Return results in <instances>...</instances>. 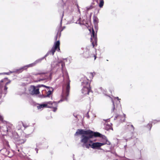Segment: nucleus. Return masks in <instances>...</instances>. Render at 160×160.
Here are the masks:
<instances>
[{
    "label": "nucleus",
    "instance_id": "obj_1",
    "mask_svg": "<svg viewBox=\"0 0 160 160\" xmlns=\"http://www.w3.org/2000/svg\"><path fill=\"white\" fill-rule=\"evenodd\" d=\"M61 64L62 71V73L64 74V72L66 75L67 80L66 84L63 85L62 87V99L61 100V101L63 100L68 101L67 97L69 95L70 86V80L69 78L68 74L67 71H64V68H65V63L62 60H59L57 62H53L51 64V66L52 68H54L57 66H59L60 64Z\"/></svg>",
    "mask_w": 160,
    "mask_h": 160
},
{
    "label": "nucleus",
    "instance_id": "obj_2",
    "mask_svg": "<svg viewBox=\"0 0 160 160\" xmlns=\"http://www.w3.org/2000/svg\"><path fill=\"white\" fill-rule=\"evenodd\" d=\"M100 135V133L97 132H94L90 130H84L83 129H78L75 133L74 135H82L81 142L82 143V146L84 147L85 144L87 143L89 139L93 137H97L98 135Z\"/></svg>",
    "mask_w": 160,
    "mask_h": 160
},
{
    "label": "nucleus",
    "instance_id": "obj_3",
    "mask_svg": "<svg viewBox=\"0 0 160 160\" xmlns=\"http://www.w3.org/2000/svg\"><path fill=\"white\" fill-rule=\"evenodd\" d=\"M0 120L2 121L3 120V118L0 114ZM0 132L2 135H5L7 134L14 139H17L18 137L17 132L12 131V125L11 124L4 125L0 128Z\"/></svg>",
    "mask_w": 160,
    "mask_h": 160
},
{
    "label": "nucleus",
    "instance_id": "obj_4",
    "mask_svg": "<svg viewBox=\"0 0 160 160\" xmlns=\"http://www.w3.org/2000/svg\"><path fill=\"white\" fill-rule=\"evenodd\" d=\"M83 88L82 89V92L84 95L88 94L89 92H92L90 87L89 80L87 77H84L83 81L81 82Z\"/></svg>",
    "mask_w": 160,
    "mask_h": 160
},
{
    "label": "nucleus",
    "instance_id": "obj_5",
    "mask_svg": "<svg viewBox=\"0 0 160 160\" xmlns=\"http://www.w3.org/2000/svg\"><path fill=\"white\" fill-rule=\"evenodd\" d=\"M93 23L94 24V28L96 30V32L94 31L93 29H92V31L89 30V31L91 32V41L93 46V47H94L96 45H97V32L98 30V21H93Z\"/></svg>",
    "mask_w": 160,
    "mask_h": 160
},
{
    "label": "nucleus",
    "instance_id": "obj_6",
    "mask_svg": "<svg viewBox=\"0 0 160 160\" xmlns=\"http://www.w3.org/2000/svg\"><path fill=\"white\" fill-rule=\"evenodd\" d=\"M60 41L59 40L55 42L54 45L51 49L44 56L45 58L49 55H53L56 50L57 49V51H59L60 50Z\"/></svg>",
    "mask_w": 160,
    "mask_h": 160
},
{
    "label": "nucleus",
    "instance_id": "obj_7",
    "mask_svg": "<svg viewBox=\"0 0 160 160\" xmlns=\"http://www.w3.org/2000/svg\"><path fill=\"white\" fill-rule=\"evenodd\" d=\"M81 49L83 51L82 55L84 58H88L93 56L94 57V59H96L97 57L96 55H93L90 53L89 47H86L85 48H82Z\"/></svg>",
    "mask_w": 160,
    "mask_h": 160
},
{
    "label": "nucleus",
    "instance_id": "obj_8",
    "mask_svg": "<svg viewBox=\"0 0 160 160\" xmlns=\"http://www.w3.org/2000/svg\"><path fill=\"white\" fill-rule=\"evenodd\" d=\"M54 102H47L43 103L42 104H38V105L37 106V108L38 109H40L42 108L45 107H47L49 108H51L55 107V105H54V104L53 103ZM58 102V103L59 102Z\"/></svg>",
    "mask_w": 160,
    "mask_h": 160
},
{
    "label": "nucleus",
    "instance_id": "obj_9",
    "mask_svg": "<svg viewBox=\"0 0 160 160\" xmlns=\"http://www.w3.org/2000/svg\"><path fill=\"white\" fill-rule=\"evenodd\" d=\"M46 73L45 72L38 73L36 74V75H40V76L39 77H37V80H35V82H38L44 81L47 79L48 78V76L46 75Z\"/></svg>",
    "mask_w": 160,
    "mask_h": 160
},
{
    "label": "nucleus",
    "instance_id": "obj_10",
    "mask_svg": "<svg viewBox=\"0 0 160 160\" xmlns=\"http://www.w3.org/2000/svg\"><path fill=\"white\" fill-rule=\"evenodd\" d=\"M75 21H74L73 22H72V21H68L66 24H68L72 23H74L76 24H78L81 26L84 25L87 27L88 25L87 22L91 21H77L76 22H74Z\"/></svg>",
    "mask_w": 160,
    "mask_h": 160
},
{
    "label": "nucleus",
    "instance_id": "obj_11",
    "mask_svg": "<svg viewBox=\"0 0 160 160\" xmlns=\"http://www.w3.org/2000/svg\"><path fill=\"white\" fill-rule=\"evenodd\" d=\"M29 67L28 65H27L22 67L19 69H15L13 71V72H11L19 73L22 72L23 71L27 69Z\"/></svg>",
    "mask_w": 160,
    "mask_h": 160
},
{
    "label": "nucleus",
    "instance_id": "obj_12",
    "mask_svg": "<svg viewBox=\"0 0 160 160\" xmlns=\"http://www.w3.org/2000/svg\"><path fill=\"white\" fill-rule=\"evenodd\" d=\"M30 93L32 95L38 94L39 93V89L36 88L34 86H32L30 90Z\"/></svg>",
    "mask_w": 160,
    "mask_h": 160
},
{
    "label": "nucleus",
    "instance_id": "obj_13",
    "mask_svg": "<svg viewBox=\"0 0 160 160\" xmlns=\"http://www.w3.org/2000/svg\"><path fill=\"white\" fill-rule=\"evenodd\" d=\"M104 145V144L99 142H93L92 144L91 148L93 149H98L101 146Z\"/></svg>",
    "mask_w": 160,
    "mask_h": 160
},
{
    "label": "nucleus",
    "instance_id": "obj_14",
    "mask_svg": "<svg viewBox=\"0 0 160 160\" xmlns=\"http://www.w3.org/2000/svg\"><path fill=\"white\" fill-rule=\"evenodd\" d=\"M100 135H98L97 137H100L102 138L103 140L105 141V142H103L102 143L104 144V145L107 144V145H110L111 144L110 142L108 141L107 137L104 135H103L101 133H100Z\"/></svg>",
    "mask_w": 160,
    "mask_h": 160
},
{
    "label": "nucleus",
    "instance_id": "obj_15",
    "mask_svg": "<svg viewBox=\"0 0 160 160\" xmlns=\"http://www.w3.org/2000/svg\"><path fill=\"white\" fill-rule=\"evenodd\" d=\"M44 58H45L44 57H43L41 58H39V59L36 60L33 62L28 64L29 65V67H33V66H35L37 64H38V63H40L41 62V61H42V60L44 59Z\"/></svg>",
    "mask_w": 160,
    "mask_h": 160
},
{
    "label": "nucleus",
    "instance_id": "obj_16",
    "mask_svg": "<svg viewBox=\"0 0 160 160\" xmlns=\"http://www.w3.org/2000/svg\"><path fill=\"white\" fill-rule=\"evenodd\" d=\"M160 122V120H152L151 122H149V123L147 125V127L148 128H149V130H150L151 129V128L152 127V123H153L154 124H155V123H157L158 122Z\"/></svg>",
    "mask_w": 160,
    "mask_h": 160
},
{
    "label": "nucleus",
    "instance_id": "obj_17",
    "mask_svg": "<svg viewBox=\"0 0 160 160\" xmlns=\"http://www.w3.org/2000/svg\"><path fill=\"white\" fill-rule=\"evenodd\" d=\"M0 151H1L2 153H3V154L6 156L9 155L10 153V151L6 148H3Z\"/></svg>",
    "mask_w": 160,
    "mask_h": 160
},
{
    "label": "nucleus",
    "instance_id": "obj_18",
    "mask_svg": "<svg viewBox=\"0 0 160 160\" xmlns=\"http://www.w3.org/2000/svg\"><path fill=\"white\" fill-rule=\"evenodd\" d=\"M53 90H52L50 89L49 90H48L47 93V95H42V96L41 97V98H45L46 97H49V95L52 94V92H53Z\"/></svg>",
    "mask_w": 160,
    "mask_h": 160
},
{
    "label": "nucleus",
    "instance_id": "obj_19",
    "mask_svg": "<svg viewBox=\"0 0 160 160\" xmlns=\"http://www.w3.org/2000/svg\"><path fill=\"white\" fill-rule=\"evenodd\" d=\"M116 98L117 99V105L116 107V109L117 110V109H118V110H120L121 108V105L120 104V101L119 100H120V99H119L118 97Z\"/></svg>",
    "mask_w": 160,
    "mask_h": 160
},
{
    "label": "nucleus",
    "instance_id": "obj_20",
    "mask_svg": "<svg viewBox=\"0 0 160 160\" xmlns=\"http://www.w3.org/2000/svg\"><path fill=\"white\" fill-rule=\"evenodd\" d=\"M122 116L120 115H117L115 116L114 118V120L118 119L119 121L121 122H123L124 121L125 118L123 120H122L121 119Z\"/></svg>",
    "mask_w": 160,
    "mask_h": 160
},
{
    "label": "nucleus",
    "instance_id": "obj_21",
    "mask_svg": "<svg viewBox=\"0 0 160 160\" xmlns=\"http://www.w3.org/2000/svg\"><path fill=\"white\" fill-rule=\"evenodd\" d=\"M18 138H17V139H14L15 140H17V141H18L19 142V144H22V143H24L26 141V138H24L23 139H20L19 140H18Z\"/></svg>",
    "mask_w": 160,
    "mask_h": 160
},
{
    "label": "nucleus",
    "instance_id": "obj_22",
    "mask_svg": "<svg viewBox=\"0 0 160 160\" xmlns=\"http://www.w3.org/2000/svg\"><path fill=\"white\" fill-rule=\"evenodd\" d=\"M61 21L60 24V26L58 28V30L57 31V32H58L59 33H61V32L63 30V29L62 28V21Z\"/></svg>",
    "mask_w": 160,
    "mask_h": 160
},
{
    "label": "nucleus",
    "instance_id": "obj_23",
    "mask_svg": "<svg viewBox=\"0 0 160 160\" xmlns=\"http://www.w3.org/2000/svg\"><path fill=\"white\" fill-rule=\"evenodd\" d=\"M61 36V33H59L58 32H57V34L54 38V40L56 41V42L57 41L59 40V38Z\"/></svg>",
    "mask_w": 160,
    "mask_h": 160
},
{
    "label": "nucleus",
    "instance_id": "obj_24",
    "mask_svg": "<svg viewBox=\"0 0 160 160\" xmlns=\"http://www.w3.org/2000/svg\"><path fill=\"white\" fill-rule=\"evenodd\" d=\"M105 129L107 131H108L110 129L113 130L110 124H107L106 125L105 127Z\"/></svg>",
    "mask_w": 160,
    "mask_h": 160
},
{
    "label": "nucleus",
    "instance_id": "obj_25",
    "mask_svg": "<svg viewBox=\"0 0 160 160\" xmlns=\"http://www.w3.org/2000/svg\"><path fill=\"white\" fill-rule=\"evenodd\" d=\"M38 86L39 87H45V88H48L49 90L51 89V90H54L53 88L52 87L47 86H45V85H42V84L39 85Z\"/></svg>",
    "mask_w": 160,
    "mask_h": 160
},
{
    "label": "nucleus",
    "instance_id": "obj_26",
    "mask_svg": "<svg viewBox=\"0 0 160 160\" xmlns=\"http://www.w3.org/2000/svg\"><path fill=\"white\" fill-rule=\"evenodd\" d=\"M104 1L103 0H99V6L100 8H102L104 5Z\"/></svg>",
    "mask_w": 160,
    "mask_h": 160
},
{
    "label": "nucleus",
    "instance_id": "obj_27",
    "mask_svg": "<svg viewBox=\"0 0 160 160\" xmlns=\"http://www.w3.org/2000/svg\"><path fill=\"white\" fill-rule=\"evenodd\" d=\"M53 103L54 104V105H55V107L52 108H53L52 111L54 112H55L57 109V107H58V102H54Z\"/></svg>",
    "mask_w": 160,
    "mask_h": 160
},
{
    "label": "nucleus",
    "instance_id": "obj_28",
    "mask_svg": "<svg viewBox=\"0 0 160 160\" xmlns=\"http://www.w3.org/2000/svg\"><path fill=\"white\" fill-rule=\"evenodd\" d=\"M128 126H129V128L131 129V131L132 132L134 131V128L132 125L129 124L128 125Z\"/></svg>",
    "mask_w": 160,
    "mask_h": 160
},
{
    "label": "nucleus",
    "instance_id": "obj_29",
    "mask_svg": "<svg viewBox=\"0 0 160 160\" xmlns=\"http://www.w3.org/2000/svg\"><path fill=\"white\" fill-rule=\"evenodd\" d=\"M92 145L90 144H87V143L85 144L84 145V147H86V148H88L90 147H91Z\"/></svg>",
    "mask_w": 160,
    "mask_h": 160
},
{
    "label": "nucleus",
    "instance_id": "obj_30",
    "mask_svg": "<svg viewBox=\"0 0 160 160\" xmlns=\"http://www.w3.org/2000/svg\"><path fill=\"white\" fill-rule=\"evenodd\" d=\"M89 74L90 78H92L94 76L95 74V73L94 72H90Z\"/></svg>",
    "mask_w": 160,
    "mask_h": 160
},
{
    "label": "nucleus",
    "instance_id": "obj_31",
    "mask_svg": "<svg viewBox=\"0 0 160 160\" xmlns=\"http://www.w3.org/2000/svg\"><path fill=\"white\" fill-rule=\"evenodd\" d=\"M112 102L113 107L112 109V112H113L115 109V105H114V101L112 100Z\"/></svg>",
    "mask_w": 160,
    "mask_h": 160
},
{
    "label": "nucleus",
    "instance_id": "obj_32",
    "mask_svg": "<svg viewBox=\"0 0 160 160\" xmlns=\"http://www.w3.org/2000/svg\"><path fill=\"white\" fill-rule=\"evenodd\" d=\"M22 122L18 124V126L17 127L18 130H19L22 127Z\"/></svg>",
    "mask_w": 160,
    "mask_h": 160
},
{
    "label": "nucleus",
    "instance_id": "obj_33",
    "mask_svg": "<svg viewBox=\"0 0 160 160\" xmlns=\"http://www.w3.org/2000/svg\"><path fill=\"white\" fill-rule=\"evenodd\" d=\"M93 8V6L92 5H91L89 6L86 7V9L87 11H88L89 10L92 9Z\"/></svg>",
    "mask_w": 160,
    "mask_h": 160
},
{
    "label": "nucleus",
    "instance_id": "obj_34",
    "mask_svg": "<svg viewBox=\"0 0 160 160\" xmlns=\"http://www.w3.org/2000/svg\"><path fill=\"white\" fill-rule=\"evenodd\" d=\"M3 143L4 144H5V145H7L8 146H9L8 142L6 140H4L3 141Z\"/></svg>",
    "mask_w": 160,
    "mask_h": 160
},
{
    "label": "nucleus",
    "instance_id": "obj_35",
    "mask_svg": "<svg viewBox=\"0 0 160 160\" xmlns=\"http://www.w3.org/2000/svg\"><path fill=\"white\" fill-rule=\"evenodd\" d=\"M22 123L23 126L25 128H26L29 126V125H27L25 124H24L22 122Z\"/></svg>",
    "mask_w": 160,
    "mask_h": 160
},
{
    "label": "nucleus",
    "instance_id": "obj_36",
    "mask_svg": "<svg viewBox=\"0 0 160 160\" xmlns=\"http://www.w3.org/2000/svg\"><path fill=\"white\" fill-rule=\"evenodd\" d=\"M11 72H13V71H10L9 72H5V73H4V74H7V75H9L10 73H12Z\"/></svg>",
    "mask_w": 160,
    "mask_h": 160
},
{
    "label": "nucleus",
    "instance_id": "obj_37",
    "mask_svg": "<svg viewBox=\"0 0 160 160\" xmlns=\"http://www.w3.org/2000/svg\"><path fill=\"white\" fill-rule=\"evenodd\" d=\"M86 117H87L88 118H89V116L88 114V112H87L86 114Z\"/></svg>",
    "mask_w": 160,
    "mask_h": 160
},
{
    "label": "nucleus",
    "instance_id": "obj_38",
    "mask_svg": "<svg viewBox=\"0 0 160 160\" xmlns=\"http://www.w3.org/2000/svg\"><path fill=\"white\" fill-rule=\"evenodd\" d=\"M41 145V143H38L36 144V146L37 147H38L39 146Z\"/></svg>",
    "mask_w": 160,
    "mask_h": 160
},
{
    "label": "nucleus",
    "instance_id": "obj_39",
    "mask_svg": "<svg viewBox=\"0 0 160 160\" xmlns=\"http://www.w3.org/2000/svg\"><path fill=\"white\" fill-rule=\"evenodd\" d=\"M35 150L36 151V153H38V149L37 148H35Z\"/></svg>",
    "mask_w": 160,
    "mask_h": 160
},
{
    "label": "nucleus",
    "instance_id": "obj_40",
    "mask_svg": "<svg viewBox=\"0 0 160 160\" xmlns=\"http://www.w3.org/2000/svg\"><path fill=\"white\" fill-rule=\"evenodd\" d=\"M76 6L78 9L79 8V6L78 3L76 4Z\"/></svg>",
    "mask_w": 160,
    "mask_h": 160
},
{
    "label": "nucleus",
    "instance_id": "obj_41",
    "mask_svg": "<svg viewBox=\"0 0 160 160\" xmlns=\"http://www.w3.org/2000/svg\"><path fill=\"white\" fill-rule=\"evenodd\" d=\"M8 89V88L7 87H6V86H5L4 87V90L6 91V90Z\"/></svg>",
    "mask_w": 160,
    "mask_h": 160
},
{
    "label": "nucleus",
    "instance_id": "obj_42",
    "mask_svg": "<svg viewBox=\"0 0 160 160\" xmlns=\"http://www.w3.org/2000/svg\"><path fill=\"white\" fill-rule=\"evenodd\" d=\"M96 17L95 16H93V20H96Z\"/></svg>",
    "mask_w": 160,
    "mask_h": 160
},
{
    "label": "nucleus",
    "instance_id": "obj_43",
    "mask_svg": "<svg viewBox=\"0 0 160 160\" xmlns=\"http://www.w3.org/2000/svg\"><path fill=\"white\" fill-rule=\"evenodd\" d=\"M78 9V11L79 12V13L80 14V11L79 8Z\"/></svg>",
    "mask_w": 160,
    "mask_h": 160
},
{
    "label": "nucleus",
    "instance_id": "obj_44",
    "mask_svg": "<svg viewBox=\"0 0 160 160\" xmlns=\"http://www.w3.org/2000/svg\"><path fill=\"white\" fill-rule=\"evenodd\" d=\"M66 27L65 26H63L62 27V29H63V30H64L65 28Z\"/></svg>",
    "mask_w": 160,
    "mask_h": 160
},
{
    "label": "nucleus",
    "instance_id": "obj_45",
    "mask_svg": "<svg viewBox=\"0 0 160 160\" xmlns=\"http://www.w3.org/2000/svg\"><path fill=\"white\" fill-rule=\"evenodd\" d=\"M74 157V155L73 154V160H75V158Z\"/></svg>",
    "mask_w": 160,
    "mask_h": 160
},
{
    "label": "nucleus",
    "instance_id": "obj_46",
    "mask_svg": "<svg viewBox=\"0 0 160 160\" xmlns=\"http://www.w3.org/2000/svg\"><path fill=\"white\" fill-rule=\"evenodd\" d=\"M74 117H75L76 118H78V117L79 116L78 115H76V116H75L74 115Z\"/></svg>",
    "mask_w": 160,
    "mask_h": 160
},
{
    "label": "nucleus",
    "instance_id": "obj_47",
    "mask_svg": "<svg viewBox=\"0 0 160 160\" xmlns=\"http://www.w3.org/2000/svg\"><path fill=\"white\" fill-rule=\"evenodd\" d=\"M115 155L116 156H118V157H119L117 154L116 153H115Z\"/></svg>",
    "mask_w": 160,
    "mask_h": 160
},
{
    "label": "nucleus",
    "instance_id": "obj_48",
    "mask_svg": "<svg viewBox=\"0 0 160 160\" xmlns=\"http://www.w3.org/2000/svg\"><path fill=\"white\" fill-rule=\"evenodd\" d=\"M63 13L62 16V17H61V20H62V18H63Z\"/></svg>",
    "mask_w": 160,
    "mask_h": 160
},
{
    "label": "nucleus",
    "instance_id": "obj_49",
    "mask_svg": "<svg viewBox=\"0 0 160 160\" xmlns=\"http://www.w3.org/2000/svg\"><path fill=\"white\" fill-rule=\"evenodd\" d=\"M108 119H105V120L103 119V120L106 121H108Z\"/></svg>",
    "mask_w": 160,
    "mask_h": 160
},
{
    "label": "nucleus",
    "instance_id": "obj_50",
    "mask_svg": "<svg viewBox=\"0 0 160 160\" xmlns=\"http://www.w3.org/2000/svg\"><path fill=\"white\" fill-rule=\"evenodd\" d=\"M10 82H8L6 83V85L8 84V83H9Z\"/></svg>",
    "mask_w": 160,
    "mask_h": 160
},
{
    "label": "nucleus",
    "instance_id": "obj_51",
    "mask_svg": "<svg viewBox=\"0 0 160 160\" xmlns=\"http://www.w3.org/2000/svg\"><path fill=\"white\" fill-rule=\"evenodd\" d=\"M62 59H63V60H67V58H63Z\"/></svg>",
    "mask_w": 160,
    "mask_h": 160
},
{
    "label": "nucleus",
    "instance_id": "obj_52",
    "mask_svg": "<svg viewBox=\"0 0 160 160\" xmlns=\"http://www.w3.org/2000/svg\"><path fill=\"white\" fill-rule=\"evenodd\" d=\"M78 20H81V18H79Z\"/></svg>",
    "mask_w": 160,
    "mask_h": 160
},
{
    "label": "nucleus",
    "instance_id": "obj_53",
    "mask_svg": "<svg viewBox=\"0 0 160 160\" xmlns=\"http://www.w3.org/2000/svg\"><path fill=\"white\" fill-rule=\"evenodd\" d=\"M123 115H124V117H125V114H124Z\"/></svg>",
    "mask_w": 160,
    "mask_h": 160
},
{
    "label": "nucleus",
    "instance_id": "obj_54",
    "mask_svg": "<svg viewBox=\"0 0 160 160\" xmlns=\"http://www.w3.org/2000/svg\"><path fill=\"white\" fill-rule=\"evenodd\" d=\"M2 97L0 95V98H1V97Z\"/></svg>",
    "mask_w": 160,
    "mask_h": 160
},
{
    "label": "nucleus",
    "instance_id": "obj_55",
    "mask_svg": "<svg viewBox=\"0 0 160 160\" xmlns=\"http://www.w3.org/2000/svg\"><path fill=\"white\" fill-rule=\"evenodd\" d=\"M18 152H19V150H18Z\"/></svg>",
    "mask_w": 160,
    "mask_h": 160
},
{
    "label": "nucleus",
    "instance_id": "obj_56",
    "mask_svg": "<svg viewBox=\"0 0 160 160\" xmlns=\"http://www.w3.org/2000/svg\"><path fill=\"white\" fill-rule=\"evenodd\" d=\"M11 157V156H8V157Z\"/></svg>",
    "mask_w": 160,
    "mask_h": 160
},
{
    "label": "nucleus",
    "instance_id": "obj_57",
    "mask_svg": "<svg viewBox=\"0 0 160 160\" xmlns=\"http://www.w3.org/2000/svg\"><path fill=\"white\" fill-rule=\"evenodd\" d=\"M1 82H3V81L2 80H1Z\"/></svg>",
    "mask_w": 160,
    "mask_h": 160
},
{
    "label": "nucleus",
    "instance_id": "obj_58",
    "mask_svg": "<svg viewBox=\"0 0 160 160\" xmlns=\"http://www.w3.org/2000/svg\"><path fill=\"white\" fill-rule=\"evenodd\" d=\"M114 160H118L117 159H116Z\"/></svg>",
    "mask_w": 160,
    "mask_h": 160
}]
</instances>
